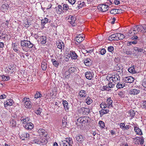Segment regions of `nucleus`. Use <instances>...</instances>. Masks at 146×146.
I'll return each instance as SVG.
<instances>
[{
	"label": "nucleus",
	"instance_id": "nucleus-22",
	"mask_svg": "<svg viewBox=\"0 0 146 146\" xmlns=\"http://www.w3.org/2000/svg\"><path fill=\"white\" fill-rule=\"evenodd\" d=\"M85 76L86 78L88 79L91 80L93 77L91 72L88 71L85 73Z\"/></svg>",
	"mask_w": 146,
	"mask_h": 146
},
{
	"label": "nucleus",
	"instance_id": "nucleus-18",
	"mask_svg": "<svg viewBox=\"0 0 146 146\" xmlns=\"http://www.w3.org/2000/svg\"><path fill=\"white\" fill-rule=\"evenodd\" d=\"M133 49L137 53V54H139L141 52L144 53L145 52V50L143 49L137 47H134Z\"/></svg>",
	"mask_w": 146,
	"mask_h": 146
},
{
	"label": "nucleus",
	"instance_id": "nucleus-38",
	"mask_svg": "<svg viewBox=\"0 0 146 146\" xmlns=\"http://www.w3.org/2000/svg\"><path fill=\"white\" fill-rule=\"evenodd\" d=\"M62 104L65 110H68V104L66 100H64L63 101Z\"/></svg>",
	"mask_w": 146,
	"mask_h": 146
},
{
	"label": "nucleus",
	"instance_id": "nucleus-42",
	"mask_svg": "<svg viewBox=\"0 0 146 146\" xmlns=\"http://www.w3.org/2000/svg\"><path fill=\"white\" fill-rule=\"evenodd\" d=\"M10 124L12 127L15 126L16 124V121L12 119H11L10 120Z\"/></svg>",
	"mask_w": 146,
	"mask_h": 146
},
{
	"label": "nucleus",
	"instance_id": "nucleus-48",
	"mask_svg": "<svg viewBox=\"0 0 146 146\" xmlns=\"http://www.w3.org/2000/svg\"><path fill=\"white\" fill-rule=\"evenodd\" d=\"M69 9L68 5L67 4H64L63 5V9L64 12L65 11L68 10Z\"/></svg>",
	"mask_w": 146,
	"mask_h": 146
},
{
	"label": "nucleus",
	"instance_id": "nucleus-34",
	"mask_svg": "<svg viewBox=\"0 0 146 146\" xmlns=\"http://www.w3.org/2000/svg\"><path fill=\"white\" fill-rule=\"evenodd\" d=\"M62 7L60 5H58L57 9V12L58 14H61L64 12L63 10H62Z\"/></svg>",
	"mask_w": 146,
	"mask_h": 146
},
{
	"label": "nucleus",
	"instance_id": "nucleus-55",
	"mask_svg": "<svg viewBox=\"0 0 146 146\" xmlns=\"http://www.w3.org/2000/svg\"><path fill=\"white\" fill-rule=\"evenodd\" d=\"M42 111V109L39 108L35 112V113L38 115H40Z\"/></svg>",
	"mask_w": 146,
	"mask_h": 146
},
{
	"label": "nucleus",
	"instance_id": "nucleus-37",
	"mask_svg": "<svg viewBox=\"0 0 146 146\" xmlns=\"http://www.w3.org/2000/svg\"><path fill=\"white\" fill-rule=\"evenodd\" d=\"M38 141L40 142L43 145L46 144L47 142V140L44 138L40 137Z\"/></svg>",
	"mask_w": 146,
	"mask_h": 146
},
{
	"label": "nucleus",
	"instance_id": "nucleus-36",
	"mask_svg": "<svg viewBox=\"0 0 146 146\" xmlns=\"http://www.w3.org/2000/svg\"><path fill=\"white\" fill-rule=\"evenodd\" d=\"M68 70L70 73L72 74L74 73H75V72L76 71V69L75 67H70Z\"/></svg>",
	"mask_w": 146,
	"mask_h": 146
},
{
	"label": "nucleus",
	"instance_id": "nucleus-29",
	"mask_svg": "<svg viewBox=\"0 0 146 146\" xmlns=\"http://www.w3.org/2000/svg\"><path fill=\"white\" fill-rule=\"evenodd\" d=\"M135 29H136L137 31H138V32L139 31L142 32L143 31V25H138L136 26H135Z\"/></svg>",
	"mask_w": 146,
	"mask_h": 146
},
{
	"label": "nucleus",
	"instance_id": "nucleus-64",
	"mask_svg": "<svg viewBox=\"0 0 146 146\" xmlns=\"http://www.w3.org/2000/svg\"><path fill=\"white\" fill-rule=\"evenodd\" d=\"M143 108L146 110V101H144L143 103Z\"/></svg>",
	"mask_w": 146,
	"mask_h": 146
},
{
	"label": "nucleus",
	"instance_id": "nucleus-26",
	"mask_svg": "<svg viewBox=\"0 0 146 146\" xmlns=\"http://www.w3.org/2000/svg\"><path fill=\"white\" fill-rule=\"evenodd\" d=\"M100 114V116L102 117L104 114L108 113L109 112L108 110L101 109L99 111Z\"/></svg>",
	"mask_w": 146,
	"mask_h": 146
},
{
	"label": "nucleus",
	"instance_id": "nucleus-59",
	"mask_svg": "<svg viewBox=\"0 0 146 146\" xmlns=\"http://www.w3.org/2000/svg\"><path fill=\"white\" fill-rule=\"evenodd\" d=\"M108 85L110 88H113L114 87L115 84L112 83V82H109Z\"/></svg>",
	"mask_w": 146,
	"mask_h": 146
},
{
	"label": "nucleus",
	"instance_id": "nucleus-14",
	"mask_svg": "<svg viewBox=\"0 0 146 146\" xmlns=\"http://www.w3.org/2000/svg\"><path fill=\"white\" fill-rule=\"evenodd\" d=\"M19 44L18 43H13L12 44L13 49L15 52L17 53L19 51Z\"/></svg>",
	"mask_w": 146,
	"mask_h": 146
},
{
	"label": "nucleus",
	"instance_id": "nucleus-30",
	"mask_svg": "<svg viewBox=\"0 0 146 146\" xmlns=\"http://www.w3.org/2000/svg\"><path fill=\"white\" fill-rule=\"evenodd\" d=\"M117 84V85L116 87L118 89L123 88L125 86V83L122 82H119Z\"/></svg>",
	"mask_w": 146,
	"mask_h": 146
},
{
	"label": "nucleus",
	"instance_id": "nucleus-3",
	"mask_svg": "<svg viewBox=\"0 0 146 146\" xmlns=\"http://www.w3.org/2000/svg\"><path fill=\"white\" fill-rule=\"evenodd\" d=\"M109 8L108 5H107L106 3L104 4H99L98 7V9L99 11L102 12L107 11Z\"/></svg>",
	"mask_w": 146,
	"mask_h": 146
},
{
	"label": "nucleus",
	"instance_id": "nucleus-27",
	"mask_svg": "<svg viewBox=\"0 0 146 146\" xmlns=\"http://www.w3.org/2000/svg\"><path fill=\"white\" fill-rule=\"evenodd\" d=\"M135 66H133L132 67L129 68L128 69V71L129 72L132 74L136 73L137 71L135 70Z\"/></svg>",
	"mask_w": 146,
	"mask_h": 146
},
{
	"label": "nucleus",
	"instance_id": "nucleus-12",
	"mask_svg": "<svg viewBox=\"0 0 146 146\" xmlns=\"http://www.w3.org/2000/svg\"><path fill=\"white\" fill-rule=\"evenodd\" d=\"M68 54L70 55L71 58L73 59H76L78 57V56L75 53V51L73 50L70 51Z\"/></svg>",
	"mask_w": 146,
	"mask_h": 146
},
{
	"label": "nucleus",
	"instance_id": "nucleus-13",
	"mask_svg": "<svg viewBox=\"0 0 146 146\" xmlns=\"http://www.w3.org/2000/svg\"><path fill=\"white\" fill-rule=\"evenodd\" d=\"M56 45L57 48L63 50L64 49V45L61 41H58L56 42Z\"/></svg>",
	"mask_w": 146,
	"mask_h": 146
},
{
	"label": "nucleus",
	"instance_id": "nucleus-19",
	"mask_svg": "<svg viewBox=\"0 0 146 146\" xmlns=\"http://www.w3.org/2000/svg\"><path fill=\"white\" fill-rule=\"evenodd\" d=\"M113 101L110 97L108 98L107 99L106 103L108 106V108H110L111 107H113L112 104Z\"/></svg>",
	"mask_w": 146,
	"mask_h": 146
},
{
	"label": "nucleus",
	"instance_id": "nucleus-21",
	"mask_svg": "<svg viewBox=\"0 0 146 146\" xmlns=\"http://www.w3.org/2000/svg\"><path fill=\"white\" fill-rule=\"evenodd\" d=\"M117 33L113 34L109 37L108 40L111 41L113 40H117Z\"/></svg>",
	"mask_w": 146,
	"mask_h": 146
},
{
	"label": "nucleus",
	"instance_id": "nucleus-4",
	"mask_svg": "<svg viewBox=\"0 0 146 146\" xmlns=\"http://www.w3.org/2000/svg\"><path fill=\"white\" fill-rule=\"evenodd\" d=\"M68 20L69 23L72 26H75L76 25L75 22L76 20V18L74 15L72 16L70 15L68 18Z\"/></svg>",
	"mask_w": 146,
	"mask_h": 146
},
{
	"label": "nucleus",
	"instance_id": "nucleus-54",
	"mask_svg": "<svg viewBox=\"0 0 146 146\" xmlns=\"http://www.w3.org/2000/svg\"><path fill=\"white\" fill-rule=\"evenodd\" d=\"M100 126L102 128H104L105 127L104 123L102 121H100L99 122Z\"/></svg>",
	"mask_w": 146,
	"mask_h": 146
},
{
	"label": "nucleus",
	"instance_id": "nucleus-31",
	"mask_svg": "<svg viewBox=\"0 0 146 146\" xmlns=\"http://www.w3.org/2000/svg\"><path fill=\"white\" fill-rule=\"evenodd\" d=\"M128 113V114L127 115V116L132 117H134L135 115V112L134 111L132 110H131L129 111Z\"/></svg>",
	"mask_w": 146,
	"mask_h": 146
},
{
	"label": "nucleus",
	"instance_id": "nucleus-51",
	"mask_svg": "<svg viewBox=\"0 0 146 146\" xmlns=\"http://www.w3.org/2000/svg\"><path fill=\"white\" fill-rule=\"evenodd\" d=\"M139 139H140V137H136L134 138H133V141H134L135 142V144H139Z\"/></svg>",
	"mask_w": 146,
	"mask_h": 146
},
{
	"label": "nucleus",
	"instance_id": "nucleus-56",
	"mask_svg": "<svg viewBox=\"0 0 146 146\" xmlns=\"http://www.w3.org/2000/svg\"><path fill=\"white\" fill-rule=\"evenodd\" d=\"M114 50V48L113 46H110L108 47V50L109 52H112Z\"/></svg>",
	"mask_w": 146,
	"mask_h": 146
},
{
	"label": "nucleus",
	"instance_id": "nucleus-57",
	"mask_svg": "<svg viewBox=\"0 0 146 146\" xmlns=\"http://www.w3.org/2000/svg\"><path fill=\"white\" fill-rule=\"evenodd\" d=\"M84 108H80L78 109V110L80 113H82L84 114Z\"/></svg>",
	"mask_w": 146,
	"mask_h": 146
},
{
	"label": "nucleus",
	"instance_id": "nucleus-61",
	"mask_svg": "<svg viewBox=\"0 0 146 146\" xmlns=\"http://www.w3.org/2000/svg\"><path fill=\"white\" fill-rule=\"evenodd\" d=\"M86 2H82V3H80V4H79L80 5V7H85L86 6Z\"/></svg>",
	"mask_w": 146,
	"mask_h": 146
},
{
	"label": "nucleus",
	"instance_id": "nucleus-7",
	"mask_svg": "<svg viewBox=\"0 0 146 146\" xmlns=\"http://www.w3.org/2000/svg\"><path fill=\"white\" fill-rule=\"evenodd\" d=\"M76 138V140L80 143H82L85 139V138L84 137L80 134L77 135Z\"/></svg>",
	"mask_w": 146,
	"mask_h": 146
},
{
	"label": "nucleus",
	"instance_id": "nucleus-49",
	"mask_svg": "<svg viewBox=\"0 0 146 146\" xmlns=\"http://www.w3.org/2000/svg\"><path fill=\"white\" fill-rule=\"evenodd\" d=\"M90 109L88 108H84V114L86 115L88 114L90 112Z\"/></svg>",
	"mask_w": 146,
	"mask_h": 146
},
{
	"label": "nucleus",
	"instance_id": "nucleus-52",
	"mask_svg": "<svg viewBox=\"0 0 146 146\" xmlns=\"http://www.w3.org/2000/svg\"><path fill=\"white\" fill-rule=\"evenodd\" d=\"M42 96V94L39 92H36L35 96V98H38Z\"/></svg>",
	"mask_w": 146,
	"mask_h": 146
},
{
	"label": "nucleus",
	"instance_id": "nucleus-23",
	"mask_svg": "<svg viewBox=\"0 0 146 146\" xmlns=\"http://www.w3.org/2000/svg\"><path fill=\"white\" fill-rule=\"evenodd\" d=\"M39 39L40 41V43L41 44H44L46 43V38L45 36H40Z\"/></svg>",
	"mask_w": 146,
	"mask_h": 146
},
{
	"label": "nucleus",
	"instance_id": "nucleus-25",
	"mask_svg": "<svg viewBox=\"0 0 146 146\" xmlns=\"http://www.w3.org/2000/svg\"><path fill=\"white\" fill-rule=\"evenodd\" d=\"M37 132L39 134V135H47L46 133L47 132L45 130L42 128H40L37 131Z\"/></svg>",
	"mask_w": 146,
	"mask_h": 146
},
{
	"label": "nucleus",
	"instance_id": "nucleus-16",
	"mask_svg": "<svg viewBox=\"0 0 146 146\" xmlns=\"http://www.w3.org/2000/svg\"><path fill=\"white\" fill-rule=\"evenodd\" d=\"M28 40H21V46L22 48L24 51L25 50V48L27 47V42Z\"/></svg>",
	"mask_w": 146,
	"mask_h": 146
},
{
	"label": "nucleus",
	"instance_id": "nucleus-62",
	"mask_svg": "<svg viewBox=\"0 0 146 146\" xmlns=\"http://www.w3.org/2000/svg\"><path fill=\"white\" fill-rule=\"evenodd\" d=\"M100 52L102 55H104L106 53V50L105 49L102 48L101 49Z\"/></svg>",
	"mask_w": 146,
	"mask_h": 146
},
{
	"label": "nucleus",
	"instance_id": "nucleus-11",
	"mask_svg": "<svg viewBox=\"0 0 146 146\" xmlns=\"http://www.w3.org/2000/svg\"><path fill=\"white\" fill-rule=\"evenodd\" d=\"M20 136L22 140H24L25 138H28L29 137V134L25 132H22L20 133Z\"/></svg>",
	"mask_w": 146,
	"mask_h": 146
},
{
	"label": "nucleus",
	"instance_id": "nucleus-33",
	"mask_svg": "<svg viewBox=\"0 0 146 146\" xmlns=\"http://www.w3.org/2000/svg\"><path fill=\"white\" fill-rule=\"evenodd\" d=\"M79 95L81 97H86V91L84 90H81L79 92Z\"/></svg>",
	"mask_w": 146,
	"mask_h": 146
},
{
	"label": "nucleus",
	"instance_id": "nucleus-44",
	"mask_svg": "<svg viewBox=\"0 0 146 146\" xmlns=\"http://www.w3.org/2000/svg\"><path fill=\"white\" fill-rule=\"evenodd\" d=\"M27 47L29 48H31L33 47L34 44L31 42L29 41H27Z\"/></svg>",
	"mask_w": 146,
	"mask_h": 146
},
{
	"label": "nucleus",
	"instance_id": "nucleus-24",
	"mask_svg": "<svg viewBox=\"0 0 146 146\" xmlns=\"http://www.w3.org/2000/svg\"><path fill=\"white\" fill-rule=\"evenodd\" d=\"M24 105L26 108L29 109L31 108L32 107L31 102L29 100H28V101L25 102Z\"/></svg>",
	"mask_w": 146,
	"mask_h": 146
},
{
	"label": "nucleus",
	"instance_id": "nucleus-43",
	"mask_svg": "<svg viewBox=\"0 0 146 146\" xmlns=\"http://www.w3.org/2000/svg\"><path fill=\"white\" fill-rule=\"evenodd\" d=\"M86 103L88 105H90L92 102V99L89 97H88L86 99Z\"/></svg>",
	"mask_w": 146,
	"mask_h": 146
},
{
	"label": "nucleus",
	"instance_id": "nucleus-17",
	"mask_svg": "<svg viewBox=\"0 0 146 146\" xmlns=\"http://www.w3.org/2000/svg\"><path fill=\"white\" fill-rule=\"evenodd\" d=\"M84 63L86 66H89L92 64V61L89 58H84Z\"/></svg>",
	"mask_w": 146,
	"mask_h": 146
},
{
	"label": "nucleus",
	"instance_id": "nucleus-58",
	"mask_svg": "<svg viewBox=\"0 0 146 146\" xmlns=\"http://www.w3.org/2000/svg\"><path fill=\"white\" fill-rule=\"evenodd\" d=\"M118 10V9H113L112 10H111V11H110V13L111 14H117V11H117Z\"/></svg>",
	"mask_w": 146,
	"mask_h": 146
},
{
	"label": "nucleus",
	"instance_id": "nucleus-9",
	"mask_svg": "<svg viewBox=\"0 0 146 146\" xmlns=\"http://www.w3.org/2000/svg\"><path fill=\"white\" fill-rule=\"evenodd\" d=\"M140 92V90L135 89H131L129 92V94L131 95H137Z\"/></svg>",
	"mask_w": 146,
	"mask_h": 146
},
{
	"label": "nucleus",
	"instance_id": "nucleus-53",
	"mask_svg": "<svg viewBox=\"0 0 146 146\" xmlns=\"http://www.w3.org/2000/svg\"><path fill=\"white\" fill-rule=\"evenodd\" d=\"M111 90V89H110V88L108 86V85L107 86H104L102 88V91L104 90H108L109 91Z\"/></svg>",
	"mask_w": 146,
	"mask_h": 146
},
{
	"label": "nucleus",
	"instance_id": "nucleus-1",
	"mask_svg": "<svg viewBox=\"0 0 146 146\" xmlns=\"http://www.w3.org/2000/svg\"><path fill=\"white\" fill-rule=\"evenodd\" d=\"M30 119L28 117H26L25 116L22 117L20 120L23 123V126L26 129L28 130H31L33 128V124L31 122L27 123L29 121Z\"/></svg>",
	"mask_w": 146,
	"mask_h": 146
},
{
	"label": "nucleus",
	"instance_id": "nucleus-45",
	"mask_svg": "<svg viewBox=\"0 0 146 146\" xmlns=\"http://www.w3.org/2000/svg\"><path fill=\"white\" fill-rule=\"evenodd\" d=\"M52 61L53 64L56 67H57L59 65L58 62L56 61L54 59H52Z\"/></svg>",
	"mask_w": 146,
	"mask_h": 146
},
{
	"label": "nucleus",
	"instance_id": "nucleus-50",
	"mask_svg": "<svg viewBox=\"0 0 146 146\" xmlns=\"http://www.w3.org/2000/svg\"><path fill=\"white\" fill-rule=\"evenodd\" d=\"M2 7L3 9H4V10L6 11L8 9V8H9V6L7 4H4L2 6Z\"/></svg>",
	"mask_w": 146,
	"mask_h": 146
},
{
	"label": "nucleus",
	"instance_id": "nucleus-6",
	"mask_svg": "<svg viewBox=\"0 0 146 146\" xmlns=\"http://www.w3.org/2000/svg\"><path fill=\"white\" fill-rule=\"evenodd\" d=\"M14 103V101L12 99H10L7 100L4 103V107L5 108L7 107L8 106H11Z\"/></svg>",
	"mask_w": 146,
	"mask_h": 146
},
{
	"label": "nucleus",
	"instance_id": "nucleus-2",
	"mask_svg": "<svg viewBox=\"0 0 146 146\" xmlns=\"http://www.w3.org/2000/svg\"><path fill=\"white\" fill-rule=\"evenodd\" d=\"M88 118L86 116L80 117L77 119V124L80 126L84 125L86 123L88 122Z\"/></svg>",
	"mask_w": 146,
	"mask_h": 146
},
{
	"label": "nucleus",
	"instance_id": "nucleus-39",
	"mask_svg": "<svg viewBox=\"0 0 146 146\" xmlns=\"http://www.w3.org/2000/svg\"><path fill=\"white\" fill-rule=\"evenodd\" d=\"M123 69V68L122 65L121 64H117L115 70L118 72H120V70L121 69L122 70Z\"/></svg>",
	"mask_w": 146,
	"mask_h": 146
},
{
	"label": "nucleus",
	"instance_id": "nucleus-60",
	"mask_svg": "<svg viewBox=\"0 0 146 146\" xmlns=\"http://www.w3.org/2000/svg\"><path fill=\"white\" fill-rule=\"evenodd\" d=\"M106 79L109 82H112V76L111 77L107 76L106 77Z\"/></svg>",
	"mask_w": 146,
	"mask_h": 146
},
{
	"label": "nucleus",
	"instance_id": "nucleus-47",
	"mask_svg": "<svg viewBox=\"0 0 146 146\" xmlns=\"http://www.w3.org/2000/svg\"><path fill=\"white\" fill-rule=\"evenodd\" d=\"M48 19L47 18H45L43 19H42V20H41V24L42 25H44L46 23H48Z\"/></svg>",
	"mask_w": 146,
	"mask_h": 146
},
{
	"label": "nucleus",
	"instance_id": "nucleus-5",
	"mask_svg": "<svg viewBox=\"0 0 146 146\" xmlns=\"http://www.w3.org/2000/svg\"><path fill=\"white\" fill-rule=\"evenodd\" d=\"M112 82L115 84H117L120 81V77L119 74H116L112 75Z\"/></svg>",
	"mask_w": 146,
	"mask_h": 146
},
{
	"label": "nucleus",
	"instance_id": "nucleus-28",
	"mask_svg": "<svg viewBox=\"0 0 146 146\" xmlns=\"http://www.w3.org/2000/svg\"><path fill=\"white\" fill-rule=\"evenodd\" d=\"M47 63L45 60L43 61L41 63V68L43 70H45L47 68Z\"/></svg>",
	"mask_w": 146,
	"mask_h": 146
},
{
	"label": "nucleus",
	"instance_id": "nucleus-41",
	"mask_svg": "<svg viewBox=\"0 0 146 146\" xmlns=\"http://www.w3.org/2000/svg\"><path fill=\"white\" fill-rule=\"evenodd\" d=\"M100 106L102 109H104L106 108L107 107H108V106L107 104L104 102H102L100 105Z\"/></svg>",
	"mask_w": 146,
	"mask_h": 146
},
{
	"label": "nucleus",
	"instance_id": "nucleus-35",
	"mask_svg": "<svg viewBox=\"0 0 146 146\" xmlns=\"http://www.w3.org/2000/svg\"><path fill=\"white\" fill-rule=\"evenodd\" d=\"M67 120L66 117H64L62 119V126L63 127H66L67 124Z\"/></svg>",
	"mask_w": 146,
	"mask_h": 146
},
{
	"label": "nucleus",
	"instance_id": "nucleus-46",
	"mask_svg": "<svg viewBox=\"0 0 146 146\" xmlns=\"http://www.w3.org/2000/svg\"><path fill=\"white\" fill-rule=\"evenodd\" d=\"M2 79L3 81H7L9 79V76H5L3 75L2 76Z\"/></svg>",
	"mask_w": 146,
	"mask_h": 146
},
{
	"label": "nucleus",
	"instance_id": "nucleus-15",
	"mask_svg": "<svg viewBox=\"0 0 146 146\" xmlns=\"http://www.w3.org/2000/svg\"><path fill=\"white\" fill-rule=\"evenodd\" d=\"M137 33L138 31H137L136 29H135V26L131 28L130 30L129 31V34H131V36L134 35L135 34H136Z\"/></svg>",
	"mask_w": 146,
	"mask_h": 146
},
{
	"label": "nucleus",
	"instance_id": "nucleus-63",
	"mask_svg": "<svg viewBox=\"0 0 146 146\" xmlns=\"http://www.w3.org/2000/svg\"><path fill=\"white\" fill-rule=\"evenodd\" d=\"M142 85L145 88H146V78H145L142 83Z\"/></svg>",
	"mask_w": 146,
	"mask_h": 146
},
{
	"label": "nucleus",
	"instance_id": "nucleus-20",
	"mask_svg": "<svg viewBox=\"0 0 146 146\" xmlns=\"http://www.w3.org/2000/svg\"><path fill=\"white\" fill-rule=\"evenodd\" d=\"M66 140L63 141V143L66 144V143H68V144L69 145L72 146V145L73 144V141L72 139L70 137L69 138H67L66 139Z\"/></svg>",
	"mask_w": 146,
	"mask_h": 146
},
{
	"label": "nucleus",
	"instance_id": "nucleus-10",
	"mask_svg": "<svg viewBox=\"0 0 146 146\" xmlns=\"http://www.w3.org/2000/svg\"><path fill=\"white\" fill-rule=\"evenodd\" d=\"M124 80L126 82L131 83L134 81V79L132 77L129 76L124 78Z\"/></svg>",
	"mask_w": 146,
	"mask_h": 146
},
{
	"label": "nucleus",
	"instance_id": "nucleus-40",
	"mask_svg": "<svg viewBox=\"0 0 146 146\" xmlns=\"http://www.w3.org/2000/svg\"><path fill=\"white\" fill-rule=\"evenodd\" d=\"M71 74H72L69 72L68 70H67L65 73L64 78L66 79L68 78Z\"/></svg>",
	"mask_w": 146,
	"mask_h": 146
},
{
	"label": "nucleus",
	"instance_id": "nucleus-8",
	"mask_svg": "<svg viewBox=\"0 0 146 146\" xmlns=\"http://www.w3.org/2000/svg\"><path fill=\"white\" fill-rule=\"evenodd\" d=\"M84 35L82 34H79L75 38V39L77 42L80 43L84 39Z\"/></svg>",
	"mask_w": 146,
	"mask_h": 146
},
{
	"label": "nucleus",
	"instance_id": "nucleus-32",
	"mask_svg": "<svg viewBox=\"0 0 146 146\" xmlns=\"http://www.w3.org/2000/svg\"><path fill=\"white\" fill-rule=\"evenodd\" d=\"M134 128V130L137 134L140 135H141L142 134V133L141 130L139 128L136 127H135Z\"/></svg>",
	"mask_w": 146,
	"mask_h": 146
}]
</instances>
